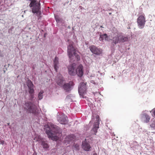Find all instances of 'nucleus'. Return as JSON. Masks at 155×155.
<instances>
[{"mask_svg": "<svg viewBox=\"0 0 155 155\" xmlns=\"http://www.w3.org/2000/svg\"><path fill=\"white\" fill-rule=\"evenodd\" d=\"M27 86L28 88L34 87V85L31 80H28L27 82Z\"/></svg>", "mask_w": 155, "mask_h": 155, "instance_id": "nucleus-18", "label": "nucleus"}, {"mask_svg": "<svg viewBox=\"0 0 155 155\" xmlns=\"http://www.w3.org/2000/svg\"><path fill=\"white\" fill-rule=\"evenodd\" d=\"M100 27L101 28H104V27L102 26H101Z\"/></svg>", "mask_w": 155, "mask_h": 155, "instance_id": "nucleus-32", "label": "nucleus"}, {"mask_svg": "<svg viewBox=\"0 0 155 155\" xmlns=\"http://www.w3.org/2000/svg\"><path fill=\"white\" fill-rule=\"evenodd\" d=\"M100 124V122L96 121L94 123V127L98 128H99V124Z\"/></svg>", "mask_w": 155, "mask_h": 155, "instance_id": "nucleus-24", "label": "nucleus"}, {"mask_svg": "<svg viewBox=\"0 0 155 155\" xmlns=\"http://www.w3.org/2000/svg\"><path fill=\"white\" fill-rule=\"evenodd\" d=\"M98 128L95 127H94L92 129V131L94 132V134L96 135V133L97 132V130Z\"/></svg>", "mask_w": 155, "mask_h": 155, "instance_id": "nucleus-25", "label": "nucleus"}, {"mask_svg": "<svg viewBox=\"0 0 155 155\" xmlns=\"http://www.w3.org/2000/svg\"><path fill=\"white\" fill-rule=\"evenodd\" d=\"M83 68L82 65L80 64L75 70L76 74H77L78 76L80 77H82L83 75Z\"/></svg>", "mask_w": 155, "mask_h": 155, "instance_id": "nucleus-9", "label": "nucleus"}, {"mask_svg": "<svg viewBox=\"0 0 155 155\" xmlns=\"http://www.w3.org/2000/svg\"><path fill=\"white\" fill-rule=\"evenodd\" d=\"M119 36L120 38V43L123 42L128 41V38L123 36L121 33H120V36Z\"/></svg>", "mask_w": 155, "mask_h": 155, "instance_id": "nucleus-15", "label": "nucleus"}, {"mask_svg": "<svg viewBox=\"0 0 155 155\" xmlns=\"http://www.w3.org/2000/svg\"><path fill=\"white\" fill-rule=\"evenodd\" d=\"M57 119L58 121L61 124H65L68 123V117L64 114L58 115Z\"/></svg>", "mask_w": 155, "mask_h": 155, "instance_id": "nucleus-7", "label": "nucleus"}, {"mask_svg": "<svg viewBox=\"0 0 155 155\" xmlns=\"http://www.w3.org/2000/svg\"><path fill=\"white\" fill-rule=\"evenodd\" d=\"M107 35L106 34H104L102 35H101L100 38V40L101 41H102L104 39V38H107Z\"/></svg>", "mask_w": 155, "mask_h": 155, "instance_id": "nucleus-20", "label": "nucleus"}, {"mask_svg": "<svg viewBox=\"0 0 155 155\" xmlns=\"http://www.w3.org/2000/svg\"><path fill=\"white\" fill-rule=\"evenodd\" d=\"M146 22L144 14L140 15L137 19L138 26L140 28H143Z\"/></svg>", "mask_w": 155, "mask_h": 155, "instance_id": "nucleus-4", "label": "nucleus"}, {"mask_svg": "<svg viewBox=\"0 0 155 155\" xmlns=\"http://www.w3.org/2000/svg\"><path fill=\"white\" fill-rule=\"evenodd\" d=\"M73 149L75 150H79V145L78 144H74L73 147Z\"/></svg>", "mask_w": 155, "mask_h": 155, "instance_id": "nucleus-21", "label": "nucleus"}, {"mask_svg": "<svg viewBox=\"0 0 155 155\" xmlns=\"http://www.w3.org/2000/svg\"><path fill=\"white\" fill-rule=\"evenodd\" d=\"M41 145L44 149H48L49 147L47 142L44 140L41 141Z\"/></svg>", "mask_w": 155, "mask_h": 155, "instance_id": "nucleus-17", "label": "nucleus"}, {"mask_svg": "<svg viewBox=\"0 0 155 155\" xmlns=\"http://www.w3.org/2000/svg\"><path fill=\"white\" fill-rule=\"evenodd\" d=\"M37 153L36 152H34L32 155H37Z\"/></svg>", "mask_w": 155, "mask_h": 155, "instance_id": "nucleus-29", "label": "nucleus"}, {"mask_svg": "<svg viewBox=\"0 0 155 155\" xmlns=\"http://www.w3.org/2000/svg\"><path fill=\"white\" fill-rule=\"evenodd\" d=\"M119 36H120V33H117V35H114L112 38V41L114 44H116L118 43H120V38Z\"/></svg>", "mask_w": 155, "mask_h": 155, "instance_id": "nucleus-13", "label": "nucleus"}, {"mask_svg": "<svg viewBox=\"0 0 155 155\" xmlns=\"http://www.w3.org/2000/svg\"><path fill=\"white\" fill-rule=\"evenodd\" d=\"M68 54L69 58L71 60L73 59L74 55L75 56L77 61L80 60V57L76 53V50L73 47L72 43H70L68 46Z\"/></svg>", "mask_w": 155, "mask_h": 155, "instance_id": "nucleus-2", "label": "nucleus"}, {"mask_svg": "<svg viewBox=\"0 0 155 155\" xmlns=\"http://www.w3.org/2000/svg\"><path fill=\"white\" fill-rule=\"evenodd\" d=\"M74 139V137L73 135H70L67 136L65 138V141L66 142H70Z\"/></svg>", "mask_w": 155, "mask_h": 155, "instance_id": "nucleus-14", "label": "nucleus"}, {"mask_svg": "<svg viewBox=\"0 0 155 155\" xmlns=\"http://www.w3.org/2000/svg\"><path fill=\"white\" fill-rule=\"evenodd\" d=\"M34 87H32V88H28L29 91V93L30 94H33L34 92V90L33 89Z\"/></svg>", "mask_w": 155, "mask_h": 155, "instance_id": "nucleus-23", "label": "nucleus"}, {"mask_svg": "<svg viewBox=\"0 0 155 155\" xmlns=\"http://www.w3.org/2000/svg\"><path fill=\"white\" fill-rule=\"evenodd\" d=\"M144 119H145V122L147 123L149 122L150 119V117L147 114H145L144 115Z\"/></svg>", "mask_w": 155, "mask_h": 155, "instance_id": "nucleus-19", "label": "nucleus"}, {"mask_svg": "<svg viewBox=\"0 0 155 155\" xmlns=\"http://www.w3.org/2000/svg\"><path fill=\"white\" fill-rule=\"evenodd\" d=\"M152 126L155 128V121H154L153 123L152 124Z\"/></svg>", "mask_w": 155, "mask_h": 155, "instance_id": "nucleus-27", "label": "nucleus"}, {"mask_svg": "<svg viewBox=\"0 0 155 155\" xmlns=\"http://www.w3.org/2000/svg\"><path fill=\"white\" fill-rule=\"evenodd\" d=\"M86 83L81 82L79 86L78 91L80 96L83 97V96L86 93Z\"/></svg>", "mask_w": 155, "mask_h": 155, "instance_id": "nucleus-5", "label": "nucleus"}, {"mask_svg": "<svg viewBox=\"0 0 155 155\" xmlns=\"http://www.w3.org/2000/svg\"><path fill=\"white\" fill-rule=\"evenodd\" d=\"M89 48L92 53L97 55H99L102 53V50L100 48H98L95 45H91Z\"/></svg>", "mask_w": 155, "mask_h": 155, "instance_id": "nucleus-6", "label": "nucleus"}, {"mask_svg": "<svg viewBox=\"0 0 155 155\" xmlns=\"http://www.w3.org/2000/svg\"><path fill=\"white\" fill-rule=\"evenodd\" d=\"M56 81L58 84L62 87L64 83V80L63 77L60 75L56 79Z\"/></svg>", "mask_w": 155, "mask_h": 155, "instance_id": "nucleus-12", "label": "nucleus"}, {"mask_svg": "<svg viewBox=\"0 0 155 155\" xmlns=\"http://www.w3.org/2000/svg\"><path fill=\"white\" fill-rule=\"evenodd\" d=\"M93 155H97L96 153H95Z\"/></svg>", "mask_w": 155, "mask_h": 155, "instance_id": "nucleus-31", "label": "nucleus"}, {"mask_svg": "<svg viewBox=\"0 0 155 155\" xmlns=\"http://www.w3.org/2000/svg\"><path fill=\"white\" fill-rule=\"evenodd\" d=\"M43 91H41L38 94V98L39 100H41L43 98Z\"/></svg>", "mask_w": 155, "mask_h": 155, "instance_id": "nucleus-22", "label": "nucleus"}, {"mask_svg": "<svg viewBox=\"0 0 155 155\" xmlns=\"http://www.w3.org/2000/svg\"><path fill=\"white\" fill-rule=\"evenodd\" d=\"M25 108L30 113L35 114L36 110L35 105H34L31 102L26 103L25 104Z\"/></svg>", "mask_w": 155, "mask_h": 155, "instance_id": "nucleus-3", "label": "nucleus"}, {"mask_svg": "<svg viewBox=\"0 0 155 155\" xmlns=\"http://www.w3.org/2000/svg\"><path fill=\"white\" fill-rule=\"evenodd\" d=\"M8 125H9V123L8 124Z\"/></svg>", "mask_w": 155, "mask_h": 155, "instance_id": "nucleus-33", "label": "nucleus"}, {"mask_svg": "<svg viewBox=\"0 0 155 155\" xmlns=\"http://www.w3.org/2000/svg\"><path fill=\"white\" fill-rule=\"evenodd\" d=\"M96 121L99 122V117L98 115H97L96 116Z\"/></svg>", "mask_w": 155, "mask_h": 155, "instance_id": "nucleus-26", "label": "nucleus"}, {"mask_svg": "<svg viewBox=\"0 0 155 155\" xmlns=\"http://www.w3.org/2000/svg\"><path fill=\"white\" fill-rule=\"evenodd\" d=\"M153 113V114L155 116V110L154 111Z\"/></svg>", "mask_w": 155, "mask_h": 155, "instance_id": "nucleus-30", "label": "nucleus"}, {"mask_svg": "<svg viewBox=\"0 0 155 155\" xmlns=\"http://www.w3.org/2000/svg\"><path fill=\"white\" fill-rule=\"evenodd\" d=\"M52 128L51 131L54 132L53 133L50 131H46V133L49 138H51L52 140H58V134H60L61 132V129L58 126L54 124L51 125Z\"/></svg>", "mask_w": 155, "mask_h": 155, "instance_id": "nucleus-1", "label": "nucleus"}, {"mask_svg": "<svg viewBox=\"0 0 155 155\" xmlns=\"http://www.w3.org/2000/svg\"><path fill=\"white\" fill-rule=\"evenodd\" d=\"M58 58H57L56 57L55 58V59L54 61V68L56 72L57 71L58 69Z\"/></svg>", "mask_w": 155, "mask_h": 155, "instance_id": "nucleus-16", "label": "nucleus"}, {"mask_svg": "<svg viewBox=\"0 0 155 155\" xmlns=\"http://www.w3.org/2000/svg\"><path fill=\"white\" fill-rule=\"evenodd\" d=\"M82 147L83 149L86 151H89L91 148L90 145L86 141V139L85 140L82 142Z\"/></svg>", "mask_w": 155, "mask_h": 155, "instance_id": "nucleus-11", "label": "nucleus"}, {"mask_svg": "<svg viewBox=\"0 0 155 155\" xmlns=\"http://www.w3.org/2000/svg\"><path fill=\"white\" fill-rule=\"evenodd\" d=\"M30 94V96H31V98H33L34 97V95H33V94Z\"/></svg>", "mask_w": 155, "mask_h": 155, "instance_id": "nucleus-28", "label": "nucleus"}, {"mask_svg": "<svg viewBox=\"0 0 155 155\" xmlns=\"http://www.w3.org/2000/svg\"><path fill=\"white\" fill-rule=\"evenodd\" d=\"M74 85V84L72 81H70L68 83H64L62 87L66 91L69 92L71 90V88Z\"/></svg>", "mask_w": 155, "mask_h": 155, "instance_id": "nucleus-8", "label": "nucleus"}, {"mask_svg": "<svg viewBox=\"0 0 155 155\" xmlns=\"http://www.w3.org/2000/svg\"><path fill=\"white\" fill-rule=\"evenodd\" d=\"M68 72L69 74L74 76L76 74V72L74 69V64H71L68 67Z\"/></svg>", "mask_w": 155, "mask_h": 155, "instance_id": "nucleus-10", "label": "nucleus"}]
</instances>
